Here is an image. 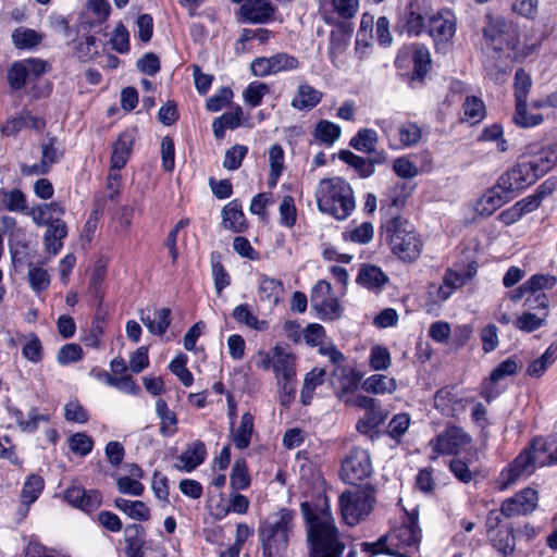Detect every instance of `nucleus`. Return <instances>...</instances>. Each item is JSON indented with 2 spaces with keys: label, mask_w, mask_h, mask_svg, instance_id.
<instances>
[{
  "label": "nucleus",
  "mask_w": 557,
  "mask_h": 557,
  "mask_svg": "<svg viewBox=\"0 0 557 557\" xmlns=\"http://www.w3.org/2000/svg\"><path fill=\"white\" fill-rule=\"evenodd\" d=\"M300 508L307 524L309 557H341L346 544L330 508H312L307 502Z\"/></svg>",
  "instance_id": "nucleus-1"
},
{
  "label": "nucleus",
  "mask_w": 557,
  "mask_h": 557,
  "mask_svg": "<svg viewBox=\"0 0 557 557\" xmlns=\"http://www.w3.org/2000/svg\"><path fill=\"white\" fill-rule=\"evenodd\" d=\"M296 511L282 508L269 516L258 529L262 557H281L288 548L297 529Z\"/></svg>",
  "instance_id": "nucleus-2"
},
{
  "label": "nucleus",
  "mask_w": 557,
  "mask_h": 557,
  "mask_svg": "<svg viewBox=\"0 0 557 557\" xmlns=\"http://www.w3.org/2000/svg\"><path fill=\"white\" fill-rule=\"evenodd\" d=\"M318 209L337 220L347 219L356 202L350 185L341 177L322 178L315 189Z\"/></svg>",
  "instance_id": "nucleus-3"
},
{
  "label": "nucleus",
  "mask_w": 557,
  "mask_h": 557,
  "mask_svg": "<svg viewBox=\"0 0 557 557\" xmlns=\"http://www.w3.org/2000/svg\"><path fill=\"white\" fill-rule=\"evenodd\" d=\"M421 540V530L414 513L407 515L405 521L375 543H362L363 550L371 554L386 553L406 557L409 549H417Z\"/></svg>",
  "instance_id": "nucleus-4"
},
{
  "label": "nucleus",
  "mask_w": 557,
  "mask_h": 557,
  "mask_svg": "<svg viewBox=\"0 0 557 557\" xmlns=\"http://www.w3.org/2000/svg\"><path fill=\"white\" fill-rule=\"evenodd\" d=\"M545 440L534 438L513 461L500 472L499 485L508 488L519 480L529 478L537 468L550 465V455L545 453Z\"/></svg>",
  "instance_id": "nucleus-5"
},
{
  "label": "nucleus",
  "mask_w": 557,
  "mask_h": 557,
  "mask_svg": "<svg viewBox=\"0 0 557 557\" xmlns=\"http://www.w3.org/2000/svg\"><path fill=\"white\" fill-rule=\"evenodd\" d=\"M384 228L392 251L400 259L412 261L420 256L423 243L408 220L401 216L393 218L386 222Z\"/></svg>",
  "instance_id": "nucleus-6"
},
{
  "label": "nucleus",
  "mask_w": 557,
  "mask_h": 557,
  "mask_svg": "<svg viewBox=\"0 0 557 557\" xmlns=\"http://www.w3.org/2000/svg\"><path fill=\"white\" fill-rule=\"evenodd\" d=\"M375 503L374 490L371 486L352 487L339 496V510L347 525L354 527L364 520Z\"/></svg>",
  "instance_id": "nucleus-7"
},
{
  "label": "nucleus",
  "mask_w": 557,
  "mask_h": 557,
  "mask_svg": "<svg viewBox=\"0 0 557 557\" xmlns=\"http://www.w3.org/2000/svg\"><path fill=\"white\" fill-rule=\"evenodd\" d=\"M312 309L322 320H337L342 315V306L333 294L331 283L321 280L312 288L310 294Z\"/></svg>",
  "instance_id": "nucleus-8"
},
{
  "label": "nucleus",
  "mask_w": 557,
  "mask_h": 557,
  "mask_svg": "<svg viewBox=\"0 0 557 557\" xmlns=\"http://www.w3.org/2000/svg\"><path fill=\"white\" fill-rule=\"evenodd\" d=\"M471 436L457 425H448L441 434L429 442L436 459L440 455H457L463 447L469 445Z\"/></svg>",
  "instance_id": "nucleus-9"
},
{
  "label": "nucleus",
  "mask_w": 557,
  "mask_h": 557,
  "mask_svg": "<svg viewBox=\"0 0 557 557\" xmlns=\"http://www.w3.org/2000/svg\"><path fill=\"white\" fill-rule=\"evenodd\" d=\"M372 473L370 454L363 448H354L344 459L342 465V478L345 482L355 485L357 482L369 478Z\"/></svg>",
  "instance_id": "nucleus-10"
},
{
  "label": "nucleus",
  "mask_w": 557,
  "mask_h": 557,
  "mask_svg": "<svg viewBox=\"0 0 557 557\" xmlns=\"http://www.w3.org/2000/svg\"><path fill=\"white\" fill-rule=\"evenodd\" d=\"M525 304L530 309H542L541 315L528 311L519 315L515 322V326L517 329L531 333L546 324L548 317V300L545 294H539L535 296L534 300H532L531 297H528Z\"/></svg>",
  "instance_id": "nucleus-11"
},
{
  "label": "nucleus",
  "mask_w": 557,
  "mask_h": 557,
  "mask_svg": "<svg viewBox=\"0 0 557 557\" xmlns=\"http://www.w3.org/2000/svg\"><path fill=\"white\" fill-rule=\"evenodd\" d=\"M537 181L527 161L518 163L499 177L498 187L505 193L521 190L534 184Z\"/></svg>",
  "instance_id": "nucleus-12"
},
{
  "label": "nucleus",
  "mask_w": 557,
  "mask_h": 557,
  "mask_svg": "<svg viewBox=\"0 0 557 557\" xmlns=\"http://www.w3.org/2000/svg\"><path fill=\"white\" fill-rule=\"evenodd\" d=\"M539 504L537 492L527 487L515 496L507 498L502 505V512L506 517L528 515L535 510Z\"/></svg>",
  "instance_id": "nucleus-13"
},
{
  "label": "nucleus",
  "mask_w": 557,
  "mask_h": 557,
  "mask_svg": "<svg viewBox=\"0 0 557 557\" xmlns=\"http://www.w3.org/2000/svg\"><path fill=\"white\" fill-rule=\"evenodd\" d=\"M64 499L73 507L85 512H91L101 505V494L96 490H85L78 485H72L64 491Z\"/></svg>",
  "instance_id": "nucleus-14"
},
{
  "label": "nucleus",
  "mask_w": 557,
  "mask_h": 557,
  "mask_svg": "<svg viewBox=\"0 0 557 557\" xmlns=\"http://www.w3.org/2000/svg\"><path fill=\"white\" fill-rule=\"evenodd\" d=\"M275 11L269 0H246L239 8V15L251 24H267L273 20Z\"/></svg>",
  "instance_id": "nucleus-15"
},
{
  "label": "nucleus",
  "mask_w": 557,
  "mask_h": 557,
  "mask_svg": "<svg viewBox=\"0 0 557 557\" xmlns=\"http://www.w3.org/2000/svg\"><path fill=\"white\" fill-rule=\"evenodd\" d=\"M361 376L354 370L345 368L334 370L332 374V385L337 398L344 404L349 401V397L357 392Z\"/></svg>",
  "instance_id": "nucleus-16"
},
{
  "label": "nucleus",
  "mask_w": 557,
  "mask_h": 557,
  "mask_svg": "<svg viewBox=\"0 0 557 557\" xmlns=\"http://www.w3.org/2000/svg\"><path fill=\"white\" fill-rule=\"evenodd\" d=\"M456 33V18L450 11L438 12L429 20V34L436 42H448Z\"/></svg>",
  "instance_id": "nucleus-17"
},
{
  "label": "nucleus",
  "mask_w": 557,
  "mask_h": 557,
  "mask_svg": "<svg viewBox=\"0 0 557 557\" xmlns=\"http://www.w3.org/2000/svg\"><path fill=\"white\" fill-rule=\"evenodd\" d=\"M397 26L400 32L408 34L409 36H418L423 32L425 21L417 0L410 1L405 7L404 11L399 15Z\"/></svg>",
  "instance_id": "nucleus-18"
},
{
  "label": "nucleus",
  "mask_w": 557,
  "mask_h": 557,
  "mask_svg": "<svg viewBox=\"0 0 557 557\" xmlns=\"http://www.w3.org/2000/svg\"><path fill=\"white\" fill-rule=\"evenodd\" d=\"M322 98V91L315 89L307 82H301L292 98L290 106L297 111L308 112L315 108Z\"/></svg>",
  "instance_id": "nucleus-19"
},
{
  "label": "nucleus",
  "mask_w": 557,
  "mask_h": 557,
  "mask_svg": "<svg viewBox=\"0 0 557 557\" xmlns=\"http://www.w3.org/2000/svg\"><path fill=\"white\" fill-rule=\"evenodd\" d=\"M385 135L391 137V133L387 128H383ZM422 137L421 127L414 122H401L396 127L395 140L393 144V138H389L391 146L394 148H407L417 145Z\"/></svg>",
  "instance_id": "nucleus-20"
},
{
  "label": "nucleus",
  "mask_w": 557,
  "mask_h": 557,
  "mask_svg": "<svg viewBox=\"0 0 557 557\" xmlns=\"http://www.w3.org/2000/svg\"><path fill=\"white\" fill-rule=\"evenodd\" d=\"M490 541L495 549L504 556L513 553L516 547L515 530L510 525H504L499 529L492 531L494 525L491 523V518L487 520Z\"/></svg>",
  "instance_id": "nucleus-21"
},
{
  "label": "nucleus",
  "mask_w": 557,
  "mask_h": 557,
  "mask_svg": "<svg viewBox=\"0 0 557 557\" xmlns=\"http://www.w3.org/2000/svg\"><path fill=\"white\" fill-rule=\"evenodd\" d=\"M272 370L275 374L277 382L285 380H295V356L280 346L274 347V363Z\"/></svg>",
  "instance_id": "nucleus-22"
},
{
  "label": "nucleus",
  "mask_w": 557,
  "mask_h": 557,
  "mask_svg": "<svg viewBox=\"0 0 557 557\" xmlns=\"http://www.w3.org/2000/svg\"><path fill=\"white\" fill-rule=\"evenodd\" d=\"M475 274L476 265L474 263L469 264L467 276L459 272L448 270L444 275L443 285L438 288V298L442 300L448 299L455 289L463 286L467 278L471 280Z\"/></svg>",
  "instance_id": "nucleus-23"
},
{
  "label": "nucleus",
  "mask_w": 557,
  "mask_h": 557,
  "mask_svg": "<svg viewBox=\"0 0 557 557\" xmlns=\"http://www.w3.org/2000/svg\"><path fill=\"white\" fill-rule=\"evenodd\" d=\"M207 450L202 442L196 441L182 453L177 458L175 467L178 470L190 472L201 465L206 458Z\"/></svg>",
  "instance_id": "nucleus-24"
},
{
  "label": "nucleus",
  "mask_w": 557,
  "mask_h": 557,
  "mask_svg": "<svg viewBox=\"0 0 557 557\" xmlns=\"http://www.w3.org/2000/svg\"><path fill=\"white\" fill-rule=\"evenodd\" d=\"M61 154L60 149L57 147V139L54 137H47L41 144V161L29 168L27 173L36 175L46 174Z\"/></svg>",
  "instance_id": "nucleus-25"
},
{
  "label": "nucleus",
  "mask_w": 557,
  "mask_h": 557,
  "mask_svg": "<svg viewBox=\"0 0 557 557\" xmlns=\"http://www.w3.org/2000/svg\"><path fill=\"white\" fill-rule=\"evenodd\" d=\"M134 134L132 132L122 133L113 144L111 164L115 169H122L127 163L134 145Z\"/></svg>",
  "instance_id": "nucleus-26"
},
{
  "label": "nucleus",
  "mask_w": 557,
  "mask_h": 557,
  "mask_svg": "<svg viewBox=\"0 0 557 557\" xmlns=\"http://www.w3.org/2000/svg\"><path fill=\"white\" fill-rule=\"evenodd\" d=\"M350 32L343 25L331 32L329 54L334 65L339 66L342 57L350 41Z\"/></svg>",
  "instance_id": "nucleus-27"
},
{
  "label": "nucleus",
  "mask_w": 557,
  "mask_h": 557,
  "mask_svg": "<svg viewBox=\"0 0 557 557\" xmlns=\"http://www.w3.org/2000/svg\"><path fill=\"white\" fill-rule=\"evenodd\" d=\"M126 554L128 557H144L145 555V529L140 524H129L124 531Z\"/></svg>",
  "instance_id": "nucleus-28"
},
{
  "label": "nucleus",
  "mask_w": 557,
  "mask_h": 557,
  "mask_svg": "<svg viewBox=\"0 0 557 557\" xmlns=\"http://www.w3.org/2000/svg\"><path fill=\"white\" fill-rule=\"evenodd\" d=\"M67 235V226L63 220H57L47 226L44 236L45 248L48 253L57 255L63 247V239Z\"/></svg>",
  "instance_id": "nucleus-29"
},
{
  "label": "nucleus",
  "mask_w": 557,
  "mask_h": 557,
  "mask_svg": "<svg viewBox=\"0 0 557 557\" xmlns=\"http://www.w3.org/2000/svg\"><path fill=\"white\" fill-rule=\"evenodd\" d=\"M284 294V286L280 280L261 275L259 278L258 296L261 301L277 305Z\"/></svg>",
  "instance_id": "nucleus-30"
},
{
  "label": "nucleus",
  "mask_w": 557,
  "mask_h": 557,
  "mask_svg": "<svg viewBox=\"0 0 557 557\" xmlns=\"http://www.w3.org/2000/svg\"><path fill=\"white\" fill-rule=\"evenodd\" d=\"M64 208L59 202L39 205L30 212L34 223L38 226H49L57 220H62Z\"/></svg>",
  "instance_id": "nucleus-31"
},
{
  "label": "nucleus",
  "mask_w": 557,
  "mask_h": 557,
  "mask_svg": "<svg viewBox=\"0 0 557 557\" xmlns=\"http://www.w3.org/2000/svg\"><path fill=\"white\" fill-rule=\"evenodd\" d=\"M171 310L161 308L154 311V319H151L149 310H140V321L154 335H163L171 323Z\"/></svg>",
  "instance_id": "nucleus-32"
},
{
  "label": "nucleus",
  "mask_w": 557,
  "mask_h": 557,
  "mask_svg": "<svg viewBox=\"0 0 557 557\" xmlns=\"http://www.w3.org/2000/svg\"><path fill=\"white\" fill-rule=\"evenodd\" d=\"M223 225L236 233H242L247 227L246 218L242 210V206L233 200L222 210Z\"/></svg>",
  "instance_id": "nucleus-33"
},
{
  "label": "nucleus",
  "mask_w": 557,
  "mask_h": 557,
  "mask_svg": "<svg viewBox=\"0 0 557 557\" xmlns=\"http://www.w3.org/2000/svg\"><path fill=\"white\" fill-rule=\"evenodd\" d=\"M156 412L160 419V434L165 437L173 436L177 432V417L164 399L159 398L156 403Z\"/></svg>",
  "instance_id": "nucleus-34"
},
{
  "label": "nucleus",
  "mask_w": 557,
  "mask_h": 557,
  "mask_svg": "<svg viewBox=\"0 0 557 557\" xmlns=\"http://www.w3.org/2000/svg\"><path fill=\"white\" fill-rule=\"evenodd\" d=\"M243 110L239 106L234 108L232 111L222 114L216 117L212 123V128L215 138L222 139L225 136L227 128L234 129L240 125Z\"/></svg>",
  "instance_id": "nucleus-35"
},
{
  "label": "nucleus",
  "mask_w": 557,
  "mask_h": 557,
  "mask_svg": "<svg viewBox=\"0 0 557 557\" xmlns=\"http://www.w3.org/2000/svg\"><path fill=\"white\" fill-rule=\"evenodd\" d=\"M362 388L372 394L393 393L397 388V382L387 375L372 374L363 381Z\"/></svg>",
  "instance_id": "nucleus-36"
},
{
  "label": "nucleus",
  "mask_w": 557,
  "mask_h": 557,
  "mask_svg": "<svg viewBox=\"0 0 557 557\" xmlns=\"http://www.w3.org/2000/svg\"><path fill=\"white\" fill-rule=\"evenodd\" d=\"M386 281V275L375 265L362 267L357 277V282L368 289H380Z\"/></svg>",
  "instance_id": "nucleus-37"
},
{
  "label": "nucleus",
  "mask_w": 557,
  "mask_h": 557,
  "mask_svg": "<svg viewBox=\"0 0 557 557\" xmlns=\"http://www.w3.org/2000/svg\"><path fill=\"white\" fill-rule=\"evenodd\" d=\"M270 175L268 184L274 187L284 170V150L281 145H272L269 149Z\"/></svg>",
  "instance_id": "nucleus-38"
},
{
  "label": "nucleus",
  "mask_w": 557,
  "mask_h": 557,
  "mask_svg": "<svg viewBox=\"0 0 557 557\" xmlns=\"http://www.w3.org/2000/svg\"><path fill=\"white\" fill-rule=\"evenodd\" d=\"M45 486V481L37 474H32L25 481L21 491V503L27 508L40 496Z\"/></svg>",
  "instance_id": "nucleus-39"
},
{
  "label": "nucleus",
  "mask_w": 557,
  "mask_h": 557,
  "mask_svg": "<svg viewBox=\"0 0 557 557\" xmlns=\"http://www.w3.org/2000/svg\"><path fill=\"white\" fill-rule=\"evenodd\" d=\"M253 431V416L250 412H245L242 416L240 424L233 435V443L236 448L245 449L250 444V438Z\"/></svg>",
  "instance_id": "nucleus-40"
},
{
  "label": "nucleus",
  "mask_w": 557,
  "mask_h": 557,
  "mask_svg": "<svg viewBox=\"0 0 557 557\" xmlns=\"http://www.w3.org/2000/svg\"><path fill=\"white\" fill-rule=\"evenodd\" d=\"M557 358V345L552 344L545 352L533 360L527 369V373L533 377H541L547 368L552 366Z\"/></svg>",
  "instance_id": "nucleus-41"
},
{
  "label": "nucleus",
  "mask_w": 557,
  "mask_h": 557,
  "mask_svg": "<svg viewBox=\"0 0 557 557\" xmlns=\"http://www.w3.org/2000/svg\"><path fill=\"white\" fill-rule=\"evenodd\" d=\"M325 370L320 368L312 369L307 373L304 380L300 398L304 405L311 403L314 389L324 382Z\"/></svg>",
  "instance_id": "nucleus-42"
},
{
  "label": "nucleus",
  "mask_w": 557,
  "mask_h": 557,
  "mask_svg": "<svg viewBox=\"0 0 557 557\" xmlns=\"http://www.w3.org/2000/svg\"><path fill=\"white\" fill-rule=\"evenodd\" d=\"M27 277L30 288L36 294H40L46 290L50 285V275L48 271L36 263L30 262L28 264Z\"/></svg>",
  "instance_id": "nucleus-43"
},
{
  "label": "nucleus",
  "mask_w": 557,
  "mask_h": 557,
  "mask_svg": "<svg viewBox=\"0 0 557 557\" xmlns=\"http://www.w3.org/2000/svg\"><path fill=\"white\" fill-rule=\"evenodd\" d=\"M322 9L332 8L343 18H352L359 9V0H319Z\"/></svg>",
  "instance_id": "nucleus-44"
},
{
  "label": "nucleus",
  "mask_w": 557,
  "mask_h": 557,
  "mask_svg": "<svg viewBox=\"0 0 557 557\" xmlns=\"http://www.w3.org/2000/svg\"><path fill=\"white\" fill-rule=\"evenodd\" d=\"M377 134L370 128L360 129L350 140V146L358 151L370 153L375 150Z\"/></svg>",
  "instance_id": "nucleus-45"
},
{
  "label": "nucleus",
  "mask_w": 557,
  "mask_h": 557,
  "mask_svg": "<svg viewBox=\"0 0 557 557\" xmlns=\"http://www.w3.org/2000/svg\"><path fill=\"white\" fill-rule=\"evenodd\" d=\"M531 87V76L524 71V69H518L515 74L513 83L516 102H520V106H522L524 101H528Z\"/></svg>",
  "instance_id": "nucleus-46"
},
{
  "label": "nucleus",
  "mask_w": 557,
  "mask_h": 557,
  "mask_svg": "<svg viewBox=\"0 0 557 557\" xmlns=\"http://www.w3.org/2000/svg\"><path fill=\"white\" fill-rule=\"evenodd\" d=\"M556 283L557 278L553 275L534 274L522 284V289H529L533 296L531 298L534 300L535 296L540 294L539 292L552 289Z\"/></svg>",
  "instance_id": "nucleus-47"
},
{
  "label": "nucleus",
  "mask_w": 557,
  "mask_h": 557,
  "mask_svg": "<svg viewBox=\"0 0 557 557\" xmlns=\"http://www.w3.org/2000/svg\"><path fill=\"white\" fill-rule=\"evenodd\" d=\"M512 120L516 125L528 128L540 125L543 123L544 117L542 114H529L528 101H524L522 106H520V102H516V110Z\"/></svg>",
  "instance_id": "nucleus-48"
},
{
  "label": "nucleus",
  "mask_w": 557,
  "mask_h": 557,
  "mask_svg": "<svg viewBox=\"0 0 557 557\" xmlns=\"http://www.w3.org/2000/svg\"><path fill=\"white\" fill-rule=\"evenodd\" d=\"M110 12L111 7L107 0H87L86 2V15L90 17V23H103Z\"/></svg>",
  "instance_id": "nucleus-49"
},
{
  "label": "nucleus",
  "mask_w": 557,
  "mask_h": 557,
  "mask_svg": "<svg viewBox=\"0 0 557 557\" xmlns=\"http://www.w3.org/2000/svg\"><path fill=\"white\" fill-rule=\"evenodd\" d=\"M339 159L358 170L362 177H369L374 172L372 162L349 150H342L339 152Z\"/></svg>",
  "instance_id": "nucleus-50"
},
{
  "label": "nucleus",
  "mask_w": 557,
  "mask_h": 557,
  "mask_svg": "<svg viewBox=\"0 0 557 557\" xmlns=\"http://www.w3.org/2000/svg\"><path fill=\"white\" fill-rule=\"evenodd\" d=\"M527 162L529 166H532V172L539 180L555 165V156L549 150H542L536 157Z\"/></svg>",
  "instance_id": "nucleus-51"
},
{
  "label": "nucleus",
  "mask_w": 557,
  "mask_h": 557,
  "mask_svg": "<svg viewBox=\"0 0 557 557\" xmlns=\"http://www.w3.org/2000/svg\"><path fill=\"white\" fill-rule=\"evenodd\" d=\"M315 137L327 146L333 145L341 136V127L330 121H320L314 129Z\"/></svg>",
  "instance_id": "nucleus-52"
},
{
  "label": "nucleus",
  "mask_w": 557,
  "mask_h": 557,
  "mask_svg": "<svg viewBox=\"0 0 557 557\" xmlns=\"http://www.w3.org/2000/svg\"><path fill=\"white\" fill-rule=\"evenodd\" d=\"M41 36L30 28H16L12 33V41L20 49H29L37 46Z\"/></svg>",
  "instance_id": "nucleus-53"
},
{
  "label": "nucleus",
  "mask_w": 557,
  "mask_h": 557,
  "mask_svg": "<svg viewBox=\"0 0 557 557\" xmlns=\"http://www.w3.org/2000/svg\"><path fill=\"white\" fill-rule=\"evenodd\" d=\"M369 364L374 371L387 370L392 364V357L386 347L375 345L370 350Z\"/></svg>",
  "instance_id": "nucleus-54"
},
{
  "label": "nucleus",
  "mask_w": 557,
  "mask_h": 557,
  "mask_svg": "<svg viewBox=\"0 0 557 557\" xmlns=\"http://www.w3.org/2000/svg\"><path fill=\"white\" fill-rule=\"evenodd\" d=\"M250 484V478L245 459H237L234 462L231 473V486L235 490H245Z\"/></svg>",
  "instance_id": "nucleus-55"
},
{
  "label": "nucleus",
  "mask_w": 557,
  "mask_h": 557,
  "mask_svg": "<svg viewBox=\"0 0 557 557\" xmlns=\"http://www.w3.org/2000/svg\"><path fill=\"white\" fill-rule=\"evenodd\" d=\"M271 62L274 75L280 72L295 71L300 66L299 60L286 52H278L271 55Z\"/></svg>",
  "instance_id": "nucleus-56"
},
{
  "label": "nucleus",
  "mask_w": 557,
  "mask_h": 557,
  "mask_svg": "<svg viewBox=\"0 0 557 557\" xmlns=\"http://www.w3.org/2000/svg\"><path fill=\"white\" fill-rule=\"evenodd\" d=\"M504 205V199L500 194L491 189L485 193L478 202L476 210L481 214L491 215L496 209Z\"/></svg>",
  "instance_id": "nucleus-57"
},
{
  "label": "nucleus",
  "mask_w": 557,
  "mask_h": 557,
  "mask_svg": "<svg viewBox=\"0 0 557 557\" xmlns=\"http://www.w3.org/2000/svg\"><path fill=\"white\" fill-rule=\"evenodd\" d=\"M3 207L11 212H24L27 208L26 197L20 189L2 191Z\"/></svg>",
  "instance_id": "nucleus-58"
},
{
  "label": "nucleus",
  "mask_w": 557,
  "mask_h": 557,
  "mask_svg": "<svg viewBox=\"0 0 557 557\" xmlns=\"http://www.w3.org/2000/svg\"><path fill=\"white\" fill-rule=\"evenodd\" d=\"M211 268H212V276L214 280V287L216 293L220 295L221 292L227 287L231 283L230 275L225 271L220 256L216 253L211 255Z\"/></svg>",
  "instance_id": "nucleus-59"
},
{
  "label": "nucleus",
  "mask_w": 557,
  "mask_h": 557,
  "mask_svg": "<svg viewBox=\"0 0 557 557\" xmlns=\"http://www.w3.org/2000/svg\"><path fill=\"white\" fill-rule=\"evenodd\" d=\"M269 92V86L261 82L250 83L243 92L244 100L251 107H258Z\"/></svg>",
  "instance_id": "nucleus-60"
},
{
  "label": "nucleus",
  "mask_w": 557,
  "mask_h": 557,
  "mask_svg": "<svg viewBox=\"0 0 557 557\" xmlns=\"http://www.w3.org/2000/svg\"><path fill=\"white\" fill-rule=\"evenodd\" d=\"M248 153V147L244 145H235L225 151L223 166L226 170L235 171L240 165Z\"/></svg>",
  "instance_id": "nucleus-61"
},
{
  "label": "nucleus",
  "mask_w": 557,
  "mask_h": 557,
  "mask_svg": "<svg viewBox=\"0 0 557 557\" xmlns=\"http://www.w3.org/2000/svg\"><path fill=\"white\" fill-rule=\"evenodd\" d=\"M22 355L25 359L33 363H38L42 360L44 349L40 339L30 334L22 348Z\"/></svg>",
  "instance_id": "nucleus-62"
},
{
  "label": "nucleus",
  "mask_w": 557,
  "mask_h": 557,
  "mask_svg": "<svg viewBox=\"0 0 557 557\" xmlns=\"http://www.w3.org/2000/svg\"><path fill=\"white\" fill-rule=\"evenodd\" d=\"M83 358V348L81 345L70 343L63 345L57 355V361L61 366H66L73 362H77Z\"/></svg>",
  "instance_id": "nucleus-63"
},
{
  "label": "nucleus",
  "mask_w": 557,
  "mask_h": 557,
  "mask_svg": "<svg viewBox=\"0 0 557 557\" xmlns=\"http://www.w3.org/2000/svg\"><path fill=\"white\" fill-rule=\"evenodd\" d=\"M27 79L28 76L23 61L14 62L8 72L10 87L14 90H18L25 86Z\"/></svg>",
  "instance_id": "nucleus-64"
}]
</instances>
